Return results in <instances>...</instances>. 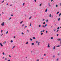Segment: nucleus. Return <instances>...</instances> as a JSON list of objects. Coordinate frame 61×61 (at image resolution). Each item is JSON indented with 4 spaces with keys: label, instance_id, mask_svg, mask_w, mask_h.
Returning a JSON list of instances; mask_svg holds the SVG:
<instances>
[{
    "label": "nucleus",
    "instance_id": "nucleus-20",
    "mask_svg": "<svg viewBox=\"0 0 61 61\" xmlns=\"http://www.w3.org/2000/svg\"><path fill=\"white\" fill-rule=\"evenodd\" d=\"M31 17H32L31 16L30 17L29 19H31Z\"/></svg>",
    "mask_w": 61,
    "mask_h": 61
},
{
    "label": "nucleus",
    "instance_id": "nucleus-45",
    "mask_svg": "<svg viewBox=\"0 0 61 61\" xmlns=\"http://www.w3.org/2000/svg\"><path fill=\"white\" fill-rule=\"evenodd\" d=\"M36 61H39V60L38 59L37 60H36Z\"/></svg>",
    "mask_w": 61,
    "mask_h": 61
},
{
    "label": "nucleus",
    "instance_id": "nucleus-25",
    "mask_svg": "<svg viewBox=\"0 0 61 61\" xmlns=\"http://www.w3.org/2000/svg\"><path fill=\"white\" fill-rule=\"evenodd\" d=\"M23 22V21H22L21 22H20V24H21L22 23V22Z\"/></svg>",
    "mask_w": 61,
    "mask_h": 61
},
{
    "label": "nucleus",
    "instance_id": "nucleus-40",
    "mask_svg": "<svg viewBox=\"0 0 61 61\" xmlns=\"http://www.w3.org/2000/svg\"><path fill=\"white\" fill-rule=\"evenodd\" d=\"M34 1L35 2H36V0H35Z\"/></svg>",
    "mask_w": 61,
    "mask_h": 61
},
{
    "label": "nucleus",
    "instance_id": "nucleus-35",
    "mask_svg": "<svg viewBox=\"0 0 61 61\" xmlns=\"http://www.w3.org/2000/svg\"><path fill=\"white\" fill-rule=\"evenodd\" d=\"M45 30H43V31H42L43 32H44V31H45Z\"/></svg>",
    "mask_w": 61,
    "mask_h": 61
},
{
    "label": "nucleus",
    "instance_id": "nucleus-61",
    "mask_svg": "<svg viewBox=\"0 0 61 61\" xmlns=\"http://www.w3.org/2000/svg\"><path fill=\"white\" fill-rule=\"evenodd\" d=\"M8 61H10V60H8Z\"/></svg>",
    "mask_w": 61,
    "mask_h": 61
},
{
    "label": "nucleus",
    "instance_id": "nucleus-31",
    "mask_svg": "<svg viewBox=\"0 0 61 61\" xmlns=\"http://www.w3.org/2000/svg\"><path fill=\"white\" fill-rule=\"evenodd\" d=\"M59 29V27H58L57 28V29Z\"/></svg>",
    "mask_w": 61,
    "mask_h": 61
},
{
    "label": "nucleus",
    "instance_id": "nucleus-9",
    "mask_svg": "<svg viewBox=\"0 0 61 61\" xmlns=\"http://www.w3.org/2000/svg\"><path fill=\"white\" fill-rule=\"evenodd\" d=\"M40 43V42H38V46H39V43Z\"/></svg>",
    "mask_w": 61,
    "mask_h": 61
},
{
    "label": "nucleus",
    "instance_id": "nucleus-59",
    "mask_svg": "<svg viewBox=\"0 0 61 61\" xmlns=\"http://www.w3.org/2000/svg\"><path fill=\"white\" fill-rule=\"evenodd\" d=\"M44 20H45V19H44L43 20V21H44Z\"/></svg>",
    "mask_w": 61,
    "mask_h": 61
},
{
    "label": "nucleus",
    "instance_id": "nucleus-58",
    "mask_svg": "<svg viewBox=\"0 0 61 61\" xmlns=\"http://www.w3.org/2000/svg\"><path fill=\"white\" fill-rule=\"evenodd\" d=\"M53 16H54L53 15L51 16L52 17H53Z\"/></svg>",
    "mask_w": 61,
    "mask_h": 61
},
{
    "label": "nucleus",
    "instance_id": "nucleus-26",
    "mask_svg": "<svg viewBox=\"0 0 61 61\" xmlns=\"http://www.w3.org/2000/svg\"><path fill=\"white\" fill-rule=\"evenodd\" d=\"M51 39H53V38L52 37H51Z\"/></svg>",
    "mask_w": 61,
    "mask_h": 61
},
{
    "label": "nucleus",
    "instance_id": "nucleus-29",
    "mask_svg": "<svg viewBox=\"0 0 61 61\" xmlns=\"http://www.w3.org/2000/svg\"><path fill=\"white\" fill-rule=\"evenodd\" d=\"M25 5V3H24L23 4V5Z\"/></svg>",
    "mask_w": 61,
    "mask_h": 61
},
{
    "label": "nucleus",
    "instance_id": "nucleus-44",
    "mask_svg": "<svg viewBox=\"0 0 61 61\" xmlns=\"http://www.w3.org/2000/svg\"><path fill=\"white\" fill-rule=\"evenodd\" d=\"M15 47V46H14L13 48H14V47Z\"/></svg>",
    "mask_w": 61,
    "mask_h": 61
},
{
    "label": "nucleus",
    "instance_id": "nucleus-21",
    "mask_svg": "<svg viewBox=\"0 0 61 61\" xmlns=\"http://www.w3.org/2000/svg\"><path fill=\"white\" fill-rule=\"evenodd\" d=\"M58 31H59V30H57L56 32H58Z\"/></svg>",
    "mask_w": 61,
    "mask_h": 61
},
{
    "label": "nucleus",
    "instance_id": "nucleus-55",
    "mask_svg": "<svg viewBox=\"0 0 61 61\" xmlns=\"http://www.w3.org/2000/svg\"><path fill=\"white\" fill-rule=\"evenodd\" d=\"M42 30H41V33H42Z\"/></svg>",
    "mask_w": 61,
    "mask_h": 61
},
{
    "label": "nucleus",
    "instance_id": "nucleus-24",
    "mask_svg": "<svg viewBox=\"0 0 61 61\" xmlns=\"http://www.w3.org/2000/svg\"><path fill=\"white\" fill-rule=\"evenodd\" d=\"M61 15V13H60V14H59V16H60V15Z\"/></svg>",
    "mask_w": 61,
    "mask_h": 61
},
{
    "label": "nucleus",
    "instance_id": "nucleus-36",
    "mask_svg": "<svg viewBox=\"0 0 61 61\" xmlns=\"http://www.w3.org/2000/svg\"><path fill=\"white\" fill-rule=\"evenodd\" d=\"M56 6L57 7V6H58V5H56Z\"/></svg>",
    "mask_w": 61,
    "mask_h": 61
},
{
    "label": "nucleus",
    "instance_id": "nucleus-6",
    "mask_svg": "<svg viewBox=\"0 0 61 61\" xmlns=\"http://www.w3.org/2000/svg\"><path fill=\"white\" fill-rule=\"evenodd\" d=\"M47 11V9H46V10L45 11V12H46Z\"/></svg>",
    "mask_w": 61,
    "mask_h": 61
},
{
    "label": "nucleus",
    "instance_id": "nucleus-11",
    "mask_svg": "<svg viewBox=\"0 0 61 61\" xmlns=\"http://www.w3.org/2000/svg\"><path fill=\"white\" fill-rule=\"evenodd\" d=\"M32 45H34V43H32L31 44Z\"/></svg>",
    "mask_w": 61,
    "mask_h": 61
},
{
    "label": "nucleus",
    "instance_id": "nucleus-38",
    "mask_svg": "<svg viewBox=\"0 0 61 61\" xmlns=\"http://www.w3.org/2000/svg\"><path fill=\"white\" fill-rule=\"evenodd\" d=\"M11 16H13L14 15H11Z\"/></svg>",
    "mask_w": 61,
    "mask_h": 61
},
{
    "label": "nucleus",
    "instance_id": "nucleus-56",
    "mask_svg": "<svg viewBox=\"0 0 61 61\" xmlns=\"http://www.w3.org/2000/svg\"><path fill=\"white\" fill-rule=\"evenodd\" d=\"M53 0H51V2H53Z\"/></svg>",
    "mask_w": 61,
    "mask_h": 61
},
{
    "label": "nucleus",
    "instance_id": "nucleus-50",
    "mask_svg": "<svg viewBox=\"0 0 61 61\" xmlns=\"http://www.w3.org/2000/svg\"><path fill=\"white\" fill-rule=\"evenodd\" d=\"M45 24V22H44L43 23V24Z\"/></svg>",
    "mask_w": 61,
    "mask_h": 61
},
{
    "label": "nucleus",
    "instance_id": "nucleus-28",
    "mask_svg": "<svg viewBox=\"0 0 61 61\" xmlns=\"http://www.w3.org/2000/svg\"><path fill=\"white\" fill-rule=\"evenodd\" d=\"M3 55H5V53H4V52L3 53Z\"/></svg>",
    "mask_w": 61,
    "mask_h": 61
},
{
    "label": "nucleus",
    "instance_id": "nucleus-52",
    "mask_svg": "<svg viewBox=\"0 0 61 61\" xmlns=\"http://www.w3.org/2000/svg\"><path fill=\"white\" fill-rule=\"evenodd\" d=\"M27 27V26H25V27Z\"/></svg>",
    "mask_w": 61,
    "mask_h": 61
},
{
    "label": "nucleus",
    "instance_id": "nucleus-47",
    "mask_svg": "<svg viewBox=\"0 0 61 61\" xmlns=\"http://www.w3.org/2000/svg\"><path fill=\"white\" fill-rule=\"evenodd\" d=\"M41 5H42V4H41L40 5V6H41Z\"/></svg>",
    "mask_w": 61,
    "mask_h": 61
},
{
    "label": "nucleus",
    "instance_id": "nucleus-10",
    "mask_svg": "<svg viewBox=\"0 0 61 61\" xmlns=\"http://www.w3.org/2000/svg\"><path fill=\"white\" fill-rule=\"evenodd\" d=\"M42 27H43L44 28H45V26L44 25H42Z\"/></svg>",
    "mask_w": 61,
    "mask_h": 61
},
{
    "label": "nucleus",
    "instance_id": "nucleus-46",
    "mask_svg": "<svg viewBox=\"0 0 61 61\" xmlns=\"http://www.w3.org/2000/svg\"><path fill=\"white\" fill-rule=\"evenodd\" d=\"M10 19H11V18H10L9 19V20H10Z\"/></svg>",
    "mask_w": 61,
    "mask_h": 61
},
{
    "label": "nucleus",
    "instance_id": "nucleus-57",
    "mask_svg": "<svg viewBox=\"0 0 61 61\" xmlns=\"http://www.w3.org/2000/svg\"><path fill=\"white\" fill-rule=\"evenodd\" d=\"M8 3H7V4H6V5H8Z\"/></svg>",
    "mask_w": 61,
    "mask_h": 61
},
{
    "label": "nucleus",
    "instance_id": "nucleus-64",
    "mask_svg": "<svg viewBox=\"0 0 61 61\" xmlns=\"http://www.w3.org/2000/svg\"><path fill=\"white\" fill-rule=\"evenodd\" d=\"M9 56L10 57H11V56H10V55H9Z\"/></svg>",
    "mask_w": 61,
    "mask_h": 61
},
{
    "label": "nucleus",
    "instance_id": "nucleus-22",
    "mask_svg": "<svg viewBox=\"0 0 61 61\" xmlns=\"http://www.w3.org/2000/svg\"><path fill=\"white\" fill-rule=\"evenodd\" d=\"M32 25V24L31 23H30V26H31V25Z\"/></svg>",
    "mask_w": 61,
    "mask_h": 61
},
{
    "label": "nucleus",
    "instance_id": "nucleus-33",
    "mask_svg": "<svg viewBox=\"0 0 61 61\" xmlns=\"http://www.w3.org/2000/svg\"><path fill=\"white\" fill-rule=\"evenodd\" d=\"M59 55H60V54L59 53H58V56H59Z\"/></svg>",
    "mask_w": 61,
    "mask_h": 61
},
{
    "label": "nucleus",
    "instance_id": "nucleus-13",
    "mask_svg": "<svg viewBox=\"0 0 61 61\" xmlns=\"http://www.w3.org/2000/svg\"><path fill=\"white\" fill-rule=\"evenodd\" d=\"M28 42H27L25 44H28Z\"/></svg>",
    "mask_w": 61,
    "mask_h": 61
},
{
    "label": "nucleus",
    "instance_id": "nucleus-8",
    "mask_svg": "<svg viewBox=\"0 0 61 61\" xmlns=\"http://www.w3.org/2000/svg\"><path fill=\"white\" fill-rule=\"evenodd\" d=\"M5 43H6V41H5L3 43V44H5Z\"/></svg>",
    "mask_w": 61,
    "mask_h": 61
},
{
    "label": "nucleus",
    "instance_id": "nucleus-30",
    "mask_svg": "<svg viewBox=\"0 0 61 61\" xmlns=\"http://www.w3.org/2000/svg\"><path fill=\"white\" fill-rule=\"evenodd\" d=\"M1 46H3V45L2 44H1Z\"/></svg>",
    "mask_w": 61,
    "mask_h": 61
},
{
    "label": "nucleus",
    "instance_id": "nucleus-16",
    "mask_svg": "<svg viewBox=\"0 0 61 61\" xmlns=\"http://www.w3.org/2000/svg\"><path fill=\"white\" fill-rule=\"evenodd\" d=\"M59 20H60V18H59L58 19V21H59Z\"/></svg>",
    "mask_w": 61,
    "mask_h": 61
},
{
    "label": "nucleus",
    "instance_id": "nucleus-4",
    "mask_svg": "<svg viewBox=\"0 0 61 61\" xmlns=\"http://www.w3.org/2000/svg\"><path fill=\"white\" fill-rule=\"evenodd\" d=\"M48 5L50 7L51 6V5H50V3H48Z\"/></svg>",
    "mask_w": 61,
    "mask_h": 61
},
{
    "label": "nucleus",
    "instance_id": "nucleus-39",
    "mask_svg": "<svg viewBox=\"0 0 61 61\" xmlns=\"http://www.w3.org/2000/svg\"><path fill=\"white\" fill-rule=\"evenodd\" d=\"M3 34H2L1 35V36H3Z\"/></svg>",
    "mask_w": 61,
    "mask_h": 61
},
{
    "label": "nucleus",
    "instance_id": "nucleus-49",
    "mask_svg": "<svg viewBox=\"0 0 61 61\" xmlns=\"http://www.w3.org/2000/svg\"><path fill=\"white\" fill-rule=\"evenodd\" d=\"M2 44V43H0V45H1Z\"/></svg>",
    "mask_w": 61,
    "mask_h": 61
},
{
    "label": "nucleus",
    "instance_id": "nucleus-17",
    "mask_svg": "<svg viewBox=\"0 0 61 61\" xmlns=\"http://www.w3.org/2000/svg\"><path fill=\"white\" fill-rule=\"evenodd\" d=\"M30 41H32L33 40V39H32L31 38H30Z\"/></svg>",
    "mask_w": 61,
    "mask_h": 61
},
{
    "label": "nucleus",
    "instance_id": "nucleus-34",
    "mask_svg": "<svg viewBox=\"0 0 61 61\" xmlns=\"http://www.w3.org/2000/svg\"><path fill=\"white\" fill-rule=\"evenodd\" d=\"M12 5H13V4H11V5H10V6H12Z\"/></svg>",
    "mask_w": 61,
    "mask_h": 61
},
{
    "label": "nucleus",
    "instance_id": "nucleus-54",
    "mask_svg": "<svg viewBox=\"0 0 61 61\" xmlns=\"http://www.w3.org/2000/svg\"><path fill=\"white\" fill-rule=\"evenodd\" d=\"M37 42H38V41H36V43H37Z\"/></svg>",
    "mask_w": 61,
    "mask_h": 61
},
{
    "label": "nucleus",
    "instance_id": "nucleus-15",
    "mask_svg": "<svg viewBox=\"0 0 61 61\" xmlns=\"http://www.w3.org/2000/svg\"><path fill=\"white\" fill-rule=\"evenodd\" d=\"M59 13V12H58L56 13L57 14H58V13Z\"/></svg>",
    "mask_w": 61,
    "mask_h": 61
},
{
    "label": "nucleus",
    "instance_id": "nucleus-63",
    "mask_svg": "<svg viewBox=\"0 0 61 61\" xmlns=\"http://www.w3.org/2000/svg\"><path fill=\"white\" fill-rule=\"evenodd\" d=\"M56 31V30L55 29L54 30V31Z\"/></svg>",
    "mask_w": 61,
    "mask_h": 61
},
{
    "label": "nucleus",
    "instance_id": "nucleus-53",
    "mask_svg": "<svg viewBox=\"0 0 61 61\" xmlns=\"http://www.w3.org/2000/svg\"><path fill=\"white\" fill-rule=\"evenodd\" d=\"M4 2V0H3V1H2V2H1V3H3V2Z\"/></svg>",
    "mask_w": 61,
    "mask_h": 61
},
{
    "label": "nucleus",
    "instance_id": "nucleus-7",
    "mask_svg": "<svg viewBox=\"0 0 61 61\" xmlns=\"http://www.w3.org/2000/svg\"><path fill=\"white\" fill-rule=\"evenodd\" d=\"M39 25V27H41V25Z\"/></svg>",
    "mask_w": 61,
    "mask_h": 61
},
{
    "label": "nucleus",
    "instance_id": "nucleus-1",
    "mask_svg": "<svg viewBox=\"0 0 61 61\" xmlns=\"http://www.w3.org/2000/svg\"><path fill=\"white\" fill-rule=\"evenodd\" d=\"M4 25H5V23L4 22H3V23H2L1 25L2 26H4Z\"/></svg>",
    "mask_w": 61,
    "mask_h": 61
},
{
    "label": "nucleus",
    "instance_id": "nucleus-2",
    "mask_svg": "<svg viewBox=\"0 0 61 61\" xmlns=\"http://www.w3.org/2000/svg\"><path fill=\"white\" fill-rule=\"evenodd\" d=\"M49 45H50V44H49V43H48V47H50V46H49Z\"/></svg>",
    "mask_w": 61,
    "mask_h": 61
},
{
    "label": "nucleus",
    "instance_id": "nucleus-14",
    "mask_svg": "<svg viewBox=\"0 0 61 61\" xmlns=\"http://www.w3.org/2000/svg\"><path fill=\"white\" fill-rule=\"evenodd\" d=\"M33 38L34 39H36V38L35 37H33Z\"/></svg>",
    "mask_w": 61,
    "mask_h": 61
},
{
    "label": "nucleus",
    "instance_id": "nucleus-32",
    "mask_svg": "<svg viewBox=\"0 0 61 61\" xmlns=\"http://www.w3.org/2000/svg\"><path fill=\"white\" fill-rule=\"evenodd\" d=\"M22 33V35H24V33H23V32H22V33Z\"/></svg>",
    "mask_w": 61,
    "mask_h": 61
},
{
    "label": "nucleus",
    "instance_id": "nucleus-62",
    "mask_svg": "<svg viewBox=\"0 0 61 61\" xmlns=\"http://www.w3.org/2000/svg\"><path fill=\"white\" fill-rule=\"evenodd\" d=\"M55 56H53V57H55Z\"/></svg>",
    "mask_w": 61,
    "mask_h": 61
},
{
    "label": "nucleus",
    "instance_id": "nucleus-48",
    "mask_svg": "<svg viewBox=\"0 0 61 61\" xmlns=\"http://www.w3.org/2000/svg\"><path fill=\"white\" fill-rule=\"evenodd\" d=\"M5 60H7V59H6V58H5Z\"/></svg>",
    "mask_w": 61,
    "mask_h": 61
},
{
    "label": "nucleus",
    "instance_id": "nucleus-43",
    "mask_svg": "<svg viewBox=\"0 0 61 61\" xmlns=\"http://www.w3.org/2000/svg\"><path fill=\"white\" fill-rule=\"evenodd\" d=\"M8 31H7V32H6V34H7L8 33Z\"/></svg>",
    "mask_w": 61,
    "mask_h": 61
},
{
    "label": "nucleus",
    "instance_id": "nucleus-18",
    "mask_svg": "<svg viewBox=\"0 0 61 61\" xmlns=\"http://www.w3.org/2000/svg\"><path fill=\"white\" fill-rule=\"evenodd\" d=\"M58 59H59L58 58H57V59L56 60V61H57L58 60Z\"/></svg>",
    "mask_w": 61,
    "mask_h": 61
},
{
    "label": "nucleus",
    "instance_id": "nucleus-3",
    "mask_svg": "<svg viewBox=\"0 0 61 61\" xmlns=\"http://www.w3.org/2000/svg\"><path fill=\"white\" fill-rule=\"evenodd\" d=\"M58 41H61V39H58L57 40Z\"/></svg>",
    "mask_w": 61,
    "mask_h": 61
},
{
    "label": "nucleus",
    "instance_id": "nucleus-41",
    "mask_svg": "<svg viewBox=\"0 0 61 61\" xmlns=\"http://www.w3.org/2000/svg\"><path fill=\"white\" fill-rule=\"evenodd\" d=\"M46 56V54H44V56Z\"/></svg>",
    "mask_w": 61,
    "mask_h": 61
},
{
    "label": "nucleus",
    "instance_id": "nucleus-19",
    "mask_svg": "<svg viewBox=\"0 0 61 61\" xmlns=\"http://www.w3.org/2000/svg\"><path fill=\"white\" fill-rule=\"evenodd\" d=\"M49 16L50 17H51V15L50 14V15H49Z\"/></svg>",
    "mask_w": 61,
    "mask_h": 61
},
{
    "label": "nucleus",
    "instance_id": "nucleus-27",
    "mask_svg": "<svg viewBox=\"0 0 61 61\" xmlns=\"http://www.w3.org/2000/svg\"><path fill=\"white\" fill-rule=\"evenodd\" d=\"M45 26H47V24H46Z\"/></svg>",
    "mask_w": 61,
    "mask_h": 61
},
{
    "label": "nucleus",
    "instance_id": "nucleus-23",
    "mask_svg": "<svg viewBox=\"0 0 61 61\" xmlns=\"http://www.w3.org/2000/svg\"><path fill=\"white\" fill-rule=\"evenodd\" d=\"M10 42H11V43L13 42V41L12 40Z\"/></svg>",
    "mask_w": 61,
    "mask_h": 61
},
{
    "label": "nucleus",
    "instance_id": "nucleus-51",
    "mask_svg": "<svg viewBox=\"0 0 61 61\" xmlns=\"http://www.w3.org/2000/svg\"><path fill=\"white\" fill-rule=\"evenodd\" d=\"M58 36V34H57V36Z\"/></svg>",
    "mask_w": 61,
    "mask_h": 61
},
{
    "label": "nucleus",
    "instance_id": "nucleus-12",
    "mask_svg": "<svg viewBox=\"0 0 61 61\" xmlns=\"http://www.w3.org/2000/svg\"><path fill=\"white\" fill-rule=\"evenodd\" d=\"M60 46L59 45V46H56V47H60Z\"/></svg>",
    "mask_w": 61,
    "mask_h": 61
},
{
    "label": "nucleus",
    "instance_id": "nucleus-60",
    "mask_svg": "<svg viewBox=\"0 0 61 61\" xmlns=\"http://www.w3.org/2000/svg\"><path fill=\"white\" fill-rule=\"evenodd\" d=\"M46 22H48V20H47L46 21Z\"/></svg>",
    "mask_w": 61,
    "mask_h": 61
},
{
    "label": "nucleus",
    "instance_id": "nucleus-5",
    "mask_svg": "<svg viewBox=\"0 0 61 61\" xmlns=\"http://www.w3.org/2000/svg\"><path fill=\"white\" fill-rule=\"evenodd\" d=\"M55 47H56V46H54L53 47V50H54V49H55Z\"/></svg>",
    "mask_w": 61,
    "mask_h": 61
},
{
    "label": "nucleus",
    "instance_id": "nucleus-42",
    "mask_svg": "<svg viewBox=\"0 0 61 61\" xmlns=\"http://www.w3.org/2000/svg\"><path fill=\"white\" fill-rule=\"evenodd\" d=\"M43 33H42L41 34V35H43Z\"/></svg>",
    "mask_w": 61,
    "mask_h": 61
},
{
    "label": "nucleus",
    "instance_id": "nucleus-37",
    "mask_svg": "<svg viewBox=\"0 0 61 61\" xmlns=\"http://www.w3.org/2000/svg\"><path fill=\"white\" fill-rule=\"evenodd\" d=\"M2 32H3V30H1V33H2Z\"/></svg>",
    "mask_w": 61,
    "mask_h": 61
}]
</instances>
